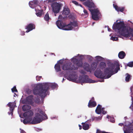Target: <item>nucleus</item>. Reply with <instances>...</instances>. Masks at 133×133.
Instances as JSON below:
<instances>
[{
    "label": "nucleus",
    "mask_w": 133,
    "mask_h": 133,
    "mask_svg": "<svg viewBox=\"0 0 133 133\" xmlns=\"http://www.w3.org/2000/svg\"><path fill=\"white\" fill-rule=\"evenodd\" d=\"M112 28L115 31L117 30L119 34L124 37H133V29L129 25L125 24L123 21L115 23Z\"/></svg>",
    "instance_id": "1"
},
{
    "label": "nucleus",
    "mask_w": 133,
    "mask_h": 133,
    "mask_svg": "<svg viewBox=\"0 0 133 133\" xmlns=\"http://www.w3.org/2000/svg\"><path fill=\"white\" fill-rule=\"evenodd\" d=\"M50 87L54 89L57 88L58 85L55 83H45L43 85L39 84L35 87L33 93L35 95H38L42 98H44L46 96V92Z\"/></svg>",
    "instance_id": "2"
},
{
    "label": "nucleus",
    "mask_w": 133,
    "mask_h": 133,
    "mask_svg": "<svg viewBox=\"0 0 133 133\" xmlns=\"http://www.w3.org/2000/svg\"><path fill=\"white\" fill-rule=\"evenodd\" d=\"M56 24L58 28L65 30H71L74 27L78 26L77 23V21H73L72 22H70L67 25H65L62 20H58L56 21Z\"/></svg>",
    "instance_id": "3"
},
{
    "label": "nucleus",
    "mask_w": 133,
    "mask_h": 133,
    "mask_svg": "<svg viewBox=\"0 0 133 133\" xmlns=\"http://www.w3.org/2000/svg\"><path fill=\"white\" fill-rule=\"evenodd\" d=\"M115 68V64L112 63H110L109 64L108 67L105 69L104 70L105 77L104 78H108L114 74V70Z\"/></svg>",
    "instance_id": "4"
},
{
    "label": "nucleus",
    "mask_w": 133,
    "mask_h": 133,
    "mask_svg": "<svg viewBox=\"0 0 133 133\" xmlns=\"http://www.w3.org/2000/svg\"><path fill=\"white\" fill-rule=\"evenodd\" d=\"M92 15V19L95 20H98L102 16L101 13L98 9H94L93 10L89 9Z\"/></svg>",
    "instance_id": "5"
},
{
    "label": "nucleus",
    "mask_w": 133,
    "mask_h": 133,
    "mask_svg": "<svg viewBox=\"0 0 133 133\" xmlns=\"http://www.w3.org/2000/svg\"><path fill=\"white\" fill-rule=\"evenodd\" d=\"M51 7L53 12L55 13H57L59 12L61 5L59 3L54 2L51 4Z\"/></svg>",
    "instance_id": "6"
},
{
    "label": "nucleus",
    "mask_w": 133,
    "mask_h": 133,
    "mask_svg": "<svg viewBox=\"0 0 133 133\" xmlns=\"http://www.w3.org/2000/svg\"><path fill=\"white\" fill-rule=\"evenodd\" d=\"M42 117V116L40 114H36L35 117L33 118L31 123L32 124H36L39 123L42 121L41 119Z\"/></svg>",
    "instance_id": "7"
},
{
    "label": "nucleus",
    "mask_w": 133,
    "mask_h": 133,
    "mask_svg": "<svg viewBox=\"0 0 133 133\" xmlns=\"http://www.w3.org/2000/svg\"><path fill=\"white\" fill-rule=\"evenodd\" d=\"M95 76L97 77L103 79L105 77L106 75L103 74L100 70L97 68L96 70L94 72Z\"/></svg>",
    "instance_id": "8"
},
{
    "label": "nucleus",
    "mask_w": 133,
    "mask_h": 133,
    "mask_svg": "<svg viewBox=\"0 0 133 133\" xmlns=\"http://www.w3.org/2000/svg\"><path fill=\"white\" fill-rule=\"evenodd\" d=\"M62 69L64 71L74 70L76 69L75 66L72 65H69L67 63L64 64L62 67Z\"/></svg>",
    "instance_id": "9"
},
{
    "label": "nucleus",
    "mask_w": 133,
    "mask_h": 133,
    "mask_svg": "<svg viewBox=\"0 0 133 133\" xmlns=\"http://www.w3.org/2000/svg\"><path fill=\"white\" fill-rule=\"evenodd\" d=\"M24 103L33 105L34 102L33 101V96L30 95L27 97L24 101Z\"/></svg>",
    "instance_id": "10"
},
{
    "label": "nucleus",
    "mask_w": 133,
    "mask_h": 133,
    "mask_svg": "<svg viewBox=\"0 0 133 133\" xmlns=\"http://www.w3.org/2000/svg\"><path fill=\"white\" fill-rule=\"evenodd\" d=\"M8 107H10V112H8L9 115L11 113L12 115L13 114V112L14 110L15 106L16 105V104L14 102H9L8 104Z\"/></svg>",
    "instance_id": "11"
},
{
    "label": "nucleus",
    "mask_w": 133,
    "mask_h": 133,
    "mask_svg": "<svg viewBox=\"0 0 133 133\" xmlns=\"http://www.w3.org/2000/svg\"><path fill=\"white\" fill-rule=\"evenodd\" d=\"M25 29H27V30L25 32L28 33L29 32L32 30L33 29L35 28V25L32 23H30L28 24L27 25L25 26Z\"/></svg>",
    "instance_id": "12"
},
{
    "label": "nucleus",
    "mask_w": 133,
    "mask_h": 133,
    "mask_svg": "<svg viewBox=\"0 0 133 133\" xmlns=\"http://www.w3.org/2000/svg\"><path fill=\"white\" fill-rule=\"evenodd\" d=\"M85 4L89 8H95V5L94 3L92 2H85Z\"/></svg>",
    "instance_id": "13"
},
{
    "label": "nucleus",
    "mask_w": 133,
    "mask_h": 133,
    "mask_svg": "<svg viewBox=\"0 0 133 133\" xmlns=\"http://www.w3.org/2000/svg\"><path fill=\"white\" fill-rule=\"evenodd\" d=\"M113 6L116 10L118 12L120 11L123 12L124 11V7H118L117 5L114 4H113Z\"/></svg>",
    "instance_id": "14"
},
{
    "label": "nucleus",
    "mask_w": 133,
    "mask_h": 133,
    "mask_svg": "<svg viewBox=\"0 0 133 133\" xmlns=\"http://www.w3.org/2000/svg\"><path fill=\"white\" fill-rule=\"evenodd\" d=\"M67 79L70 81L73 82L76 80L77 78L75 75L72 74L69 75Z\"/></svg>",
    "instance_id": "15"
},
{
    "label": "nucleus",
    "mask_w": 133,
    "mask_h": 133,
    "mask_svg": "<svg viewBox=\"0 0 133 133\" xmlns=\"http://www.w3.org/2000/svg\"><path fill=\"white\" fill-rule=\"evenodd\" d=\"M33 114L32 111L31 110H29L27 111L24 112L23 115L25 117H26L28 116H31L33 115Z\"/></svg>",
    "instance_id": "16"
},
{
    "label": "nucleus",
    "mask_w": 133,
    "mask_h": 133,
    "mask_svg": "<svg viewBox=\"0 0 133 133\" xmlns=\"http://www.w3.org/2000/svg\"><path fill=\"white\" fill-rule=\"evenodd\" d=\"M97 105V103L95 101H91L90 100L88 105L89 108H92L95 107Z\"/></svg>",
    "instance_id": "17"
},
{
    "label": "nucleus",
    "mask_w": 133,
    "mask_h": 133,
    "mask_svg": "<svg viewBox=\"0 0 133 133\" xmlns=\"http://www.w3.org/2000/svg\"><path fill=\"white\" fill-rule=\"evenodd\" d=\"M125 56V53L123 51L120 52L118 54V57L119 58L121 59L124 58Z\"/></svg>",
    "instance_id": "18"
},
{
    "label": "nucleus",
    "mask_w": 133,
    "mask_h": 133,
    "mask_svg": "<svg viewBox=\"0 0 133 133\" xmlns=\"http://www.w3.org/2000/svg\"><path fill=\"white\" fill-rule=\"evenodd\" d=\"M106 63L104 62H101L99 65V66H98L97 68H98L99 69H104L106 66Z\"/></svg>",
    "instance_id": "19"
},
{
    "label": "nucleus",
    "mask_w": 133,
    "mask_h": 133,
    "mask_svg": "<svg viewBox=\"0 0 133 133\" xmlns=\"http://www.w3.org/2000/svg\"><path fill=\"white\" fill-rule=\"evenodd\" d=\"M101 106L100 104H98L96 109L95 112L97 114H100L101 113Z\"/></svg>",
    "instance_id": "20"
},
{
    "label": "nucleus",
    "mask_w": 133,
    "mask_h": 133,
    "mask_svg": "<svg viewBox=\"0 0 133 133\" xmlns=\"http://www.w3.org/2000/svg\"><path fill=\"white\" fill-rule=\"evenodd\" d=\"M31 107L30 106L28 105H23L22 109L24 111H27L30 109Z\"/></svg>",
    "instance_id": "21"
},
{
    "label": "nucleus",
    "mask_w": 133,
    "mask_h": 133,
    "mask_svg": "<svg viewBox=\"0 0 133 133\" xmlns=\"http://www.w3.org/2000/svg\"><path fill=\"white\" fill-rule=\"evenodd\" d=\"M70 13V11L69 9L64 8L62 14L65 15H68Z\"/></svg>",
    "instance_id": "22"
},
{
    "label": "nucleus",
    "mask_w": 133,
    "mask_h": 133,
    "mask_svg": "<svg viewBox=\"0 0 133 133\" xmlns=\"http://www.w3.org/2000/svg\"><path fill=\"white\" fill-rule=\"evenodd\" d=\"M38 3V2L37 0H34L33 1L30 2H29V4L30 6L32 8V6L33 5H36Z\"/></svg>",
    "instance_id": "23"
},
{
    "label": "nucleus",
    "mask_w": 133,
    "mask_h": 133,
    "mask_svg": "<svg viewBox=\"0 0 133 133\" xmlns=\"http://www.w3.org/2000/svg\"><path fill=\"white\" fill-rule=\"evenodd\" d=\"M54 68L57 72H58L61 71L60 66L59 64H56Z\"/></svg>",
    "instance_id": "24"
},
{
    "label": "nucleus",
    "mask_w": 133,
    "mask_h": 133,
    "mask_svg": "<svg viewBox=\"0 0 133 133\" xmlns=\"http://www.w3.org/2000/svg\"><path fill=\"white\" fill-rule=\"evenodd\" d=\"M83 124V129L85 130H88L89 128V124L87 123H82Z\"/></svg>",
    "instance_id": "25"
},
{
    "label": "nucleus",
    "mask_w": 133,
    "mask_h": 133,
    "mask_svg": "<svg viewBox=\"0 0 133 133\" xmlns=\"http://www.w3.org/2000/svg\"><path fill=\"white\" fill-rule=\"evenodd\" d=\"M133 130L132 129H131L130 128H126L125 130H124V133H130L132 132Z\"/></svg>",
    "instance_id": "26"
},
{
    "label": "nucleus",
    "mask_w": 133,
    "mask_h": 133,
    "mask_svg": "<svg viewBox=\"0 0 133 133\" xmlns=\"http://www.w3.org/2000/svg\"><path fill=\"white\" fill-rule=\"evenodd\" d=\"M43 10H38L36 12V14L37 16L41 17L42 15Z\"/></svg>",
    "instance_id": "27"
},
{
    "label": "nucleus",
    "mask_w": 133,
    "mask_h": 133,
    "mask_svg": "<svg viewBox=\"0 0 133 133\" xmlns=\"http://www.w3.org/2000/svg\"><path fill=\"white\" fill-rule=\"evenodd\" d=\"M94 81L93 80H92L90 79L87 78L86 79V78H85L83 80V83H94Z\"/></svg>",
    "instance_id": "28"
},
{
    "label": "nucleus",
    "mask_w": 133,
    "mask_h": 133,
    "mask_svg": "<svg viewBox=\"0 0 133 133\" xmlns=\"http://www.w3.org/2000/svg\"><path fill=\"white\" fill-rule=\"evenodd\" d=\"M44 19L45 21L48 22L49 20L50 19L49 16V14L47 12L45 15L44 17Z\"/></svg>",
    "instance_id": "29"
},
{
    "label": "nucleus",
    "mask_w": 133,
    "mask_h": 133,
    "mask_svg": "<svg viewBox=\"0 0 133 133\" xmlns=\"http://www.w3.org/2000/svg\"><path fill=\"white\" fill-rule=\"evenodd\" d=\"M114 64H115H115H116V65L117 64L118 65L116 67L114 70V71L115 73H116L118 72V70L120 69L119 65L118 63H115Z\"/></svg>",
    "instance_id": "30"
},
{
    "label": "nucleus",
    "mask_w": 133,
    "mask_h": 133,
    "mask_svg": "<svg viewBox=\"0 0 133 133\" xmlns=\"http://www.w3.org/2000/svg\"><path fill=\"white\" fill-rule=\"evenodd\" d=\"M96 63L94 62L91 65V68L93 70H95L97 68Z\"/></svg>",
    "instance_id": "31"
},
{
    "label": "nucleus",
    "mask_w": 133,
    "mask_h": 133,
    "mask_svg": "<svg viewBox=\"0 0 133 133\" xmlns=\"http://www.w3.org/2000/svg\"><path fill=\"white\" fill-rule=\"evenodd\" d=\"M76 65L79 67H82L83 63L82 60H78V62L76 64Z\"/></svg>",
    "instance_id": "32"
},
{
    "label": "nucleus",
    "mask_w": 133,
    "mask_h": 133,
    "mask_svg": "<svg viewBox=\"0 0 133 133\" xmlns=\"http://www.w3.org/2000/svg\"><path fill=\"white\" fill-rule=\"evenodd\" d=\"M78 60H78L77 59L74 58H72L71 59V61L74 64H76L78 62Z\"/></svg>",
    "instance_id": "33"
},
{
    "label": "nucleus",
    "mask_w": 133,
    "mask_h": 133,
    "mask_svg": "<svg viewBox=\"0 0 133 133\" xmlns=\"http://www.w3.org/2000/svg\"><path fill=\"white\" fill-rule=\"evenodd\" d=\"M38 112L44 116L45 117L47 118V116L46 114L41 109L38 110Z\"/></svg>",
    "instance_id": "34"
},
{
    "label": "nucleus",
    "mask_w": 133,
    "mask_h": 133,
    "mask_svg": "<svg viewBox=\"0 0 133 133\" xmlns=\"http://www.w3.org/2000/svg\"><path fill=\"white\" fill-rule=\"evenodd\" d=\"M127 76L126 77L125 81L127 82H128L129 81V79L130 77V75L128 73H127Z\"/></svg>",
    "instance_id": "35"
},
{
    "label": "nucleus",
    "mask_w": 133,
    "mask_h": 133,
    "mask_svg": "<svg viewBox=\"0 0 133 133\" xmlns=\"http://www.w3.org/2000/svg\"><path fill=\"white\" fill-rule=\"evenodd\" d=\"M12 91V92H17L18 91L16 89V87L15 86L13 88L11 89Z\"/></svg>",
    "instance_id": "36"
},
{
    "label": "nucleus",
    "mask_w": 133,
    "mask_h": 133,
    "mask_svg": "<svg viewBox=\"0 0 133 133\" xmlns=\"http://www.w3.org/2000/svg\"><path fill=\"white\" fill-rule=\"evenodd\" d=\"M127 66L130 67H133V61L129 62L127 64Z\"/></svg>",
    "instance_id": "37"
},
{
    "label": "nucleus",
    "mask_w": 133,
    "mask_h": 133,
    "mask_svg": "<svg viewBox=\"0 0 133 133\" xmlns=\"http://www.w3.org/2000/svg\"><path fill=\"white\" fill-rule=\"evenodd\" d=\"M111 39L113 41H117L118 40L117 37L113 36H112L111 38Z\"/></svg>",
    "instance_id": "38"
},
{
    "label": "nucleus",
    "mask_w": 133,
    "mask_h": 133,
    "mask_svg": "<svg viewBox=\"0 0 133 133\" xmlns=\"http://www.w3.org/2000/svg\"><path fill=\"white\" fill-rule=\"evenodd\" d=\"M85 69L88 72L90 71V67L89 65L88 64V66L85 67Z\"/></svg>",
    "instance_id": "39"
},
{
    "label": "nucleus",
    "mask_w": 133,
    "mask_h": 133,
    "mask_svg": "<svg viewBox=\"0 0 133 133\" xmlns=\"http://www.w3.org/2000/svg\"><path fill=\"white\" fill-rule=\"evenodd\" d=\"M40 101V99L39 98H37L35 99V103L37 104H38L39 103Z\"/></svg>",
    "instance_id": "40"
},
{
    "label": "nucleus",
    "mask_w": 133,
    "mask_h": 133,
    "mask_svg": "<svg viewBox=\"0 0 133 133\" xmlns=\"http://www.w3.org/2000/svg\"><path fill=\"white\" fill-rule=\"evenodd\" d=\"M42 78V76H37L36 77V80L37 81H39L40 80L41 78Z\"/></svg>",
    "instance_id": "41"
},
{
    "label": "nucleus",
    "mask_w": 133,
    "mask_h": 133,
    "mask_svg": "<svg viewBox=\"0 0 133 133\" xmlns=\"http://www.w3.org/2000/svg\"><path fill=\"white\" fill-rule=\"evenodd\" d=\"M66 17H63L62 16V15H60L58 17V19H64L65 18H66Z\"/></svg>",
    "instance_id": "42"
},
{
    "label": "nucleus",
    "mask_w": 133,
    "mask_h": 133,
    "mask_svg": "<svg viewBox=\"0 0 133 133\" xmlns=\"http://www.w3.org/2000/svg\"><path fill=\"white\" fill-rule=\"evenodd\" d=\"M26 119H24L23 121V123L25 124H26L29 123V121H27Z\"/></svg>",
    "instance_id": "43"
},
{
    "label": "nucleus",
    "mask_w": 133,
    "mask_h": 133,
    "mask_svg": "<svg viewBox=\"0 0 133 133\" xmlns=\"http://www.w3.org/2000/svg\"><path fill=\"white\" fill-rule=\"evenodd\" d=\"M95 58L99 60H101L102 58V57L99 56H97L95 57Z\"/></svg>",
    "instance_id": "44"
},
{
    "label": "nucleus",
    "mask_w": 133,
    "mask_h": 133,
    "mask_svg": "<svg viewBox=\"0 0 133 133\" xmlns=\"http://www.w3.org/2000/svg\"><path fill=\"white\" fill-rule=\"evenodd\" d=\"M72 2L77 5H78V2L76 1H72Z\"/></svg>",
    "instance_id": "45"
},
{
    "label": "nucleus",
    "mask_w": 133,
    "mask_h": 133,
    "mask_svg": "<svg viewBox=\"0 0 133 133\" xmlns=\"http://www.w3.org/2000/svg\"><path fill=\"white\" fill-rule=\"evenodd\" d=\"M83 11L84 13L85 14V15H87V16H88V14L87 11L86 10L84 9Z\"/></svg>",
    "instance_id": "46"
},
{
    "label": "nucleus",
    "mask_w": 133,
    "mask_h": 133,
    "mask_svg": "<svg viewBox=\"0 0 133 133\" xmlns=\"http://www.w3.org/2000/svg\"><path fill=\"white\" fill-rule=\"evenodd\" d=\"M101 112H102V113L104 114H105L107 113V112L104 111L103 110H101Z\"/></svg>",
    "instance_id": "47"
},
{
    "label": "nucleus",
    "mask_w": 133,
    "mask_h": 133,
    "mask_svg": "<svg viewBox=\"0 0 133 133\" xmlns=\"http://www.w3.org/2000/svg\"><path fill=\"white\" fill-rule=\"evenodd\" d=\"M63 63V61L62 60H61L59 61V63L60 64H62Z\"/></svg>",
    "instance_id": "48"
},
{
    "label": "nucleus",
    "mask_w": 133,
    "mask_h": 133,
    "mask_svg": "<svg viewBox=\"0 0 133 133\" xmlns=\"http://www.w3.org/2000/svg\"><path fill=\"white\" fill-rule=\"evenodd\" d=\"M94 97H92L91 99L90 100L91 101H94Z\"/></svg>",
    "instance_id": "49"
},
{
    "label": "nucleus",
    "mask_w": 133,
    "mask_h": 133,
    "mask_svg": "<svg viewBox=\"0 0 133 133\" xmlns=\"http://www.w3.org/2000/svg\"><path fill=\"white\" fill-rule=\"evenodd\" d=\"M25 119H26V121H29V122H30V121H31V119H29V118H26Z\"/></svg>",
    "instance_id": "50"
},
{
    "label": "nucleus",
    "mask_w": 133,
    "mask_h": 133,
    "mask_svg": "<svg viewBox=\"0 0 133 133\" xmlns=\"http://www.w3.org/2000/svg\"><path fill=\"white\" fill-rule=\"evenodd\" d=\"M118 125L121 126H122L123 125V123H119V124Z\"/></svg>",
    "instance_id": "51"
},
{
    "label": "nucleus",
    "mask_w": 133,
    "mask_h": 133,
    "mask_svg": "<svg viewBox=\"0 0 133 133\" xmlns=\"http://www.w3.org/2000/svg\"><path fill=\"white\" fill-rule=\"evenodd\" d=\"M21 33H22L21 35H25V33L24 31H22Z\"/></svg>",
    "instance_id": "52"
},
{
    "label": "nucleus",
    "mask_w": 133,
    "mask_h": 133,
    "mask_svg": "<svg viewBox=\"0 0 133 133\" xmlns=\"http://www.w3.org/2000/svg\"><path fill=\"white\" fill-rule=\"evenodd\" d=\"M21 133H25V132L23 130H22L21 131Z\"/></svg>",
    "instance_id": "53"
},
{
    "label": "nucleus",
    "mask_w": 133,
    "mask_h": 133,
    "mask_svg": "<svg viewBox=\"0 0 133 133\" xmlns=\"http://www.w3.org/2000/svg\"><path fill=\"white\" fill-rule=\"evenodd\" d=\"M79 127V129L81 130L82 129V126L79 124L78 125Z\"/></svg>",
    "instance_id": "54"
},
{
    "label": "nucleus",
    "mask_w": 133,
    "mask_h": 133,
    "mask_svg": "<svg viewBox=\"0 0 133 133\" xmlns=\"http://www.w3.org/2000/svg\"><path fill=\"white\" fill-rule=\"evenodd\" d=\"M81 73L82 74H84L85 73V72L83 70L81 71Z\"/></svg>",
    "instance_id": "55"
},
{
    "label": "nucleus",
    "mask_w": 133,
    "mask_h": 133,
    "mask_svg": "<svg viewBox=\"0 0 133 133\" xmlns=\"http://www.w3.org/2000/svg\"><path fill=\"white\" fill-rule=\"evenodd\" d=\"M130 107L131 108V109H132V110H133V105H132V107Z\"/></svg>",
    "instance_id": "56"
},
{
    "label": "nucleus",
    "mask_w": 133,
    "mask_h": 133,
    "mask_svg": "<svg viewBox=\"0 0 133 133\" xmlns=\"http://www.w3.org/2000/svg\"><path fill=\"white\" fill-rule=\"evenodd\" d=\"M104 109V108H102L101 110H103V109Z\"/></svg>",
    "instance_id": "57"
},
{
    "label": "nucleus",
    "mask_w": 133,
    "mask_h": 133,
    "mask_svg": "<svg viewBox=\"0 0 133 133\" xmlns=\"http://www.w3.org/2000/svg\"><path fill=\"white\" fill-rule=\"evenodd\" d=\"M110 30H111V29H108V31H110Z\"/></svg>",
    "instance_id": "58"
},
{
    "label": "nucleus",
    "mask_w": 133,
    "mask_h": 133,
    "mask_svg": "<svg viewBox=\"0 0 133 133\" xmlns=\"http://www.w3.org/2000/svg\"><path fill=\"white\" fill-rule=\"evenodd\" d=\"M64 78H63V80H62V82H63V81H64Z\"/></svg>",
    "instance_id": "59"
},
{
    "label": "nucleus",
    "mask_w": 133,
    "mask_h": 133,
    "mask_svg": "<svg viewBox=\"0 0 133 133\" xmlns=\"http://www.w3.org/2000/svg\"><path fill=\"white\" fill-rule=\"evenodd\" d=\"M110 117V116H107V118H109V117Z\"/></svg>",
    "instance_id": "60"
},
{
    "label": "nucleus",
    "mask_w": 133,
    "mask_h": 133,
    "mask_svg": "<svg viewBox=\"0 0 133 133\" xmlns=\"http://www.w3.org/2000/svg\"><path fill=\"white\" fill-rule=\"evenodd\" d=\"M80 1H85L86 0H80Z\"/></svg>",
    "instance_id": "61"
},
{
    "label": "nucleus",
    "mask_w": 133,
    "mask_h": 133,
    "mask_svg": "<svg viewBox=\"0 0 133 133\" xmlns=\"http://www.w3.org/2000/svg\"><path fill=\"white\" fill-rule=\"evenodd\" d=\"M115 122V121L114 120L112 121V123H114Z\"/></svg>",
    "instance_id": "62"
},
{
    "label": "nucleus",
    "mask_w": 133,
    "mask_h": 133,
    "mask_svg": "<svg viewBox=\"0 0 133 133\" xmlns=\"http://www.w3.org/2000/svg\"><path fill=\"white\" fill-rule=\"evenodd\" d=\"M130 39H131V40H132L133 39H132V38H131V37H130Z\"/></svg>",
    "instance_id": "63"
},
{
    "label": "nucleus",
    "mask_w": 133,
    "mask_h": 133,
    "mask_svg": "<svg viewBox=\"0 0 133 133\" xmlns=\"http://www.w3.org/2000/svg\"><path fill=\"white\" fill-rule=\"evenodd\" d=\"M80 5V6H82V5Z\"/></svg>",
    "instance_id": "64"
}]
</instances>
